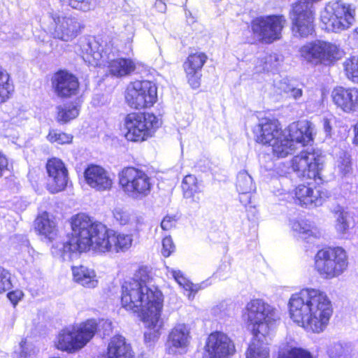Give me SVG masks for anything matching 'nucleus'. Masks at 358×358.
Segmentation results:
<instances>
[{"instance_id":"obj_1","label":"nucleus","mask_w":358,"mask_h":358,"mask_svg":"<svg viewBox=\"0 0 358 358\" xmlns=\"http://www.w3.org/2000/svg\"><path fill=\"white\" fill-rule=\"evenodd\" d=\"M153 275L148 266H141L133 278L122 286L121 303L123 308L134 313H141L146 331V343L153 342L161 334L164 322L161 317L164 297L162 292L152 282Z\"/></svg>"},{"instance_id":"obj_2","label":"nucleus","mask_w":358,"mask_h":358,"mask_svg":"<svg viewBox=\"0 0 358 358\" xmlns=\"http://www.w3.org/2000/svg\"><path fill=\"white\" fill-rule=\"evenodd\" d=\"M290 319L306 331L320 334L329 325L333 306L327 294L306 287L292 294L288 302Z\"/></svg>"},{"instance_id":"obj_3","label":"nucleus","mask_w":358,"mask_h":358,"mask_svg":"<svg viewBox=\"0 0 358 358\" xmlns=\"http://www.w3.org/2000/svg\"><path fill=\"white\" fill-rule=\"evenodd\" d=\"M72 234L68 236L66 241L57 243L52 247V253L59 256L63 260H71L78 252L92 250H96V243L99 236V226H104L96 222L85 213H79L71 218Z\"/></svg>"},{"instance_id":"obj_4","label":"nucleus","mask_w":358,"mask_h":358,"mask_svg":"<svg viewBox=\"0 0 358 358\" xmlns=\"http://www.w3.org/2000/svg\"><path fill=\"white\" fill-rule=\"evenodd\" d=\"M80 55L83 60L91 66H100L107 62L108 72L112 76L123 78L131 74L136 69V63L128 58L111 59L109 45L99 44L95 40L80 41Z\"/></svg>"},{"instance_id":"obj_5","label":"nucleus","mask_w":358,"mask_h":358,"mask_svg":"<svg viewBox=\"0 0 358 358\" xmlns=\"http://www.w3.org/2000/svg\"><path fill=\"white\" fill-rule=\"evenodd\" d=\"M98 324L94 320L69 325L57 334L54 347L62 352L74 354L84 348L94 336Z\"/></svg>"},{"instance_id":"obj_6","label":"nucleus","mask_w":358,"mask_h":358,"mask_svg":"<svg viewBox=\"0 0 358 358\" xmlns=\"http://www.w3.org/2000/svg\"><path fill=\"white\" fill-rule=\"evenodd\" d=\"M253 336L266 337L280 320L278 310L262 299L249 301L243 314Z\"/></svg>"},{"instance_id":"obj_7","label":"nucleus","mask_w":358,"mask_h":358,"mask_svg":"<svg viewBox=\"0 0 358 358\" xmlns=\"http://www.w3.org/2000/svg\"><path fill=\"white\" fill-rule=\"evenodd\" d=\"M348 266L346 251L341 247H329L317 251L314 257V268L326 280L337 278Z\"/></svg>"},{"instance_id":"obj_8","label":"nucleus","mask_w":358,"mask_h":358,"mask_svg":"<svg viewBox=\"0 0 358 358\" xmlns=\"http://www.w3.org/2000/svg\"><path fill=\"white\" fill-rule=\"evenodd\" d=\"M118 178L122 192L134 200H142L151 192L152 178L141 169L126 167L119 173Z\"/></svg>"},{"instance_id":"obj_9","label":"nucleus","mask_w":358,"mask_h":358,"mask_svg":"<svg viewBox=\"0 0 358 358\" xmlns=\"http://www.w3.org/2000/svg\"><path fill=\"white\" fill-rule=\"evenodd\" d=\"M46 18L44 26L54 38L69 42L80 33L81 26L78 20L62 10L52 8Z\"/></svg>"},{"instance_id":"obj_10","label":"nucleus","mask_w":358,"mask_h":358,"mask_svg":"<svg viewBox=\"0 0 358 358\" xmlns=\"http://www.w3.org/2000/svg\"><path fill=\"white\" fill-rule=\"evenodd\" d=\"M160 125L158 117L150 113H131L124 120L125 138L129 141L142 142L152 137Z\"/></svg>"},{"instance_id":"obj_11","label":"nucleus","mask_w":358,"mask_h":358,"mask_svg":"<svg viewBox=\"0 0 358 358\" xmlns=\"http://www.w3.org/2000/svg\"><path fill=\"white\" fill-rule=\"evenodd\" d=\"M321 21L328 31L346 30L355 21V7L342 1L329 3L321 13Z\"/></svg>"},{"instance_id":"obj_12","label":"nucleus","mask_w":358,"mask_h":358,"mask_svg":"<svg viewBox=\"0 0 358 358\" xmlns=\"http://www.w3.org/2000/svg\"><path fill=\"white\" fill-rule=\"evenodd\" d=\"M300 57L313 65H329L341 59L343 51L336 44L317 40L301 46L299 50Z\"/></svg>"},{"instance_id":"obj_13","label":"nucleus","mask_w":358,"mask_h":358,"mask_svg":"<svg viewBox=\"0 0 358 358\" xmlns=\"http://www.w3.org/2000/svg\"><path fill=\"white\" fill-rule=\"evenodd\" d=\"M274 194L280 197V200L292 202L308 208L322 206L329 196L327 190L313 188L303 184L296 186L292 192L279 189L275 191Z\"/></svg>"},{"instance_id":"obj_14","label":"nucleus","mask_w":358,"mask_h":358,"mask_svg":"<svg viewBox=\"0 0 358 358\" xmlns=\"http://www.w3.org/2000/svg\"><path fill=\"white\" fill-rule=\"evenodd\" d=\"M157 100V87L149 80H136L125 91V101L134 109L150 108Z\"/></svg>"},{"instance_id":"obj_15","label":"nucleus","mask_w":358,"mask_h":358,"mask_svg":"<svg viewBox=\"0 0 358 358\" xmlns=\"http://www.w3.org/2000/svg\"><path fill=\"white\" fill-rule=\"evenodd\" d=\"M323 164L324 157L319 150L302 151L292 160V169L299 177L315 180L321 179Z\"/></svg>"},{"instance_id":"obj_16","label":"nucleus","mask_w":358,"mask_h":358,"mask_svg":"<svg viewBox=\"0 0 358 358\" xmlns=\"http://www.w3.org/2000/svg\"><path fill=\"white\" fill-rule=\"evenodd\" d=\"M99 242L96 243V252H126L132 246L133 235L108 229L106 226H99Z\"/></svg>"},{"instance_id":"obj_17","label":"nucleus","mask_w":358,"mask_h":358,"mask_svg":"<svg viewBox=\"0 0 358 358\" xmlns=\"http://www.w3.org/2000/svg\"><path fill=\"white\" fill-rule=\"evenodd\" d=\"M285 22L286 20L282 15L257 17L252 22V29L263 42L271 43L280 38Z\"/></svg>"},{"instance_id":"obj_18","label":"nucleus","mask_w":358,"mask_h":358,"mask_svg":"<svg viewBox=\"0 0 358 358\" xmlns=\"http://www.w3.org/2000/svg\"><path fill=\"white\" fill-rule=\"evenodd\" d=\"M290 18L294 36L306 38L313 34L314 15L312 9L304 7L301 3H295L290 12Z\"/></svg>"},{"instance_id":"obj_19","label":"nucleus","mask_w":358,"mask_h":358,"mask_svg":"<svg viewBox=\"0 0 358 358\" xmlns=\"http://www.w3.org/2000/svg\"><path fill=\"white\" fill-rule=\"evenodd\" d=\"M205 351L209 358H229L234 354L235 347L226 334L215 331L208 336Z\"/></svg>"},{"instance_id":"obj_20","label":"nucleus","mask_w":358,"mask_h":358,"mask_svg":"<svg viewBox=\"0 0 358 358\" xmlns=\"http://www.w3.org/2000/svg\"><path fill=\"white\" fill-rule=\"evenodd\" d=\"M46 170L49 192L55 194L64 190L69 180L68 170L64 163L58 158H52L46 164Z\"/></svg>"},{"instance_id":"obj_21","label":"nucleus","mask_w":358,"mask_h":358,"mask_svg":"<svg viewBox=\"0 0 358 358\" xmlns=\"http://www.w3.org/2000/svg\"><path fill=\"white\" fill-rule=\"evenodd\" d=\"M52 88L59 98H69L78 94L79 82L76 76L66 71H59L51 78Z\"/></svg>"},{"instance_id":"obj_22","label":"nucleus","mask_w":358,"mask_h":358,"mask_svg":"<svg viewBox=\"0 0 358 358\" xmlns=\"http://www.w3.org/2000/svg\"><path fill=\"white\" fill-rule=\"evenodd\" d=\"M191 341L190 331L185 324H176L170 331L167 350L171 355H183L187 352Z\"/></svg>"},{"instance_id":"obj_23","label":"nucleus","mask_w":358,"mask_h":358,"mask_svg":"<svg viewBox=\"0 0 358 358\" xmlns=\"http://www.w3.org/2000/svg\"><path fill=\"white\" fill-rule=\"evenodd\" d=\"M285 132L296 148L298 145L305 146L313 141L315 126L308 120L294 122L288 126Z\"/></svg>"},{"instance_id":"obj_24","label":"nucleus","mask_w":358,"mask_h":358,"mask_svg":"<svg viewBox=\"0 0 358 358\" xmlns=\"http://www.w3.org/2000/svg\"><path fill=\"white\" fill-rule=\"evenodd\" d=\"M86 183L97 191L110 189L113 185V180L109 173L103 167L91 164L84 172Z\"/></svg>"},{"instance_id":"obj_25","label":"nucleus","mask_w":358,"mask_h":358,"mask_svg":"<svg viewBox=\"0 0 358 358\" xmlns=\"http://www.w3.org/2000/svg\"><path fill=\"white\" fill-rule=\"evenodd\" d=\"M334 103L343 111L350 113L358 109V89L338 87L331 92Z\"/></svg>"},{"instance_id":"obj_26","label":"nucleus","mask_w":358,"mask_h":358,"mask_svg":"<svg viewBox=\"0 0 358 358\" xmlns=\"http://www.w3.org/2000/svg\"><path fill=\"white\" fill-rule=\"evenodd\" d=\"M207 60V56L200 52L190 54L183 66L187 80L193 89L200 86L201 70Z\"/></svg>"},{"instance_id":"obj_27","label":"nucleus","mask_w":358,"mask_h":358,"mask_svg":"<svg viewBox=\"0 0 358 358\" xmlns=\"http://www.w3.org/2000/svg\"><path fill=\"white\" fill-rule=\"evenodd\" d=\"M278 121L264 119L255 129L258 143L271 146L283 134Z\"/></svg>"},{"instance_id":"obj_28","label":"nucleus","mask_w":358,"mask_h":358,"mask_svg":"<svg viewBox=\"0 0 358 358\" xmlns=\"http://www.w3.org/2000/svg\"><path fill=\"white\" fill-rule=\"evenodd\" d=\"M166 274L168 276L172 277L180 287L184 289L185 292H187L185 294L187 296L189 301H192L194 299L195 294L199 290L205 289L210 285V282H208V280L199 284H193L185 277L180 270L169 267L166 268Z\"/></svg>"},{"instance_id":"obj_29","label":"nucleus","mask_w":358,"mask_h":358,"mask_svg":"<svg viewBox=\"0 0 358 358\" xmlns=\"http://www.w3.org/2000/svg\"><path fill=\"white\" fill-rule=\"evenodd\" d=\"M236 186L240 194V201L247 206L250 203L252 193L256 189L252 178L247 171H241L238 173Z\"/></svg>"},{"instance_id":"obj_30","label":"nucleus","mask_w":358,"mask_h":358,"mask_svg":"<svg viewBox=\"0 0 358 358\" xmlns=\"http://www.w3.org/2000/svg\"><path fill=\"white\" fill-rule=\"evenodd\" d=\"M106 358H134V355L125 338L117 335L108 343Z\"/></svg>"},{"instance_id":"obj_31","label":"nucleus","mask_w":358,"mask_h":358,"mask_svg":"<svg viewBox=\"0 0 358 358\" xmlns=\"http://www.w3.org/2000/svg\"><path fill=\"white\" fill-rule=\"evenodd\" d=\"M184 197L190 199L192 202L199 203L203 192V185L194 175L186 176L182 182Z\"/></svg>"},{"instance_id":"obj_32","label":"nucleus","mask_w":358,"mask_h":358,"mask_svg":"<svg viewBox=\"0 0 358 358\" xmlns=\"http://www.w3.org/2000/svg\"><path fill=\"white\" fill-rule=\"evenodd\" d=\"M289 227L294 232V236L299 238L305 240L309 242L312 238L317 237V231L314 228L311 223L305 220H290L289 223Z\"/></svg>"},{"instance_id":"obj_33","label":"nucleus","mask_w":358,"mask_h":358,"mask_svg":"<svg viewBox=\"0 0 358 358\" xmlns=\"http://www.w3.org/2000/svg\"><path fill=\"white\" fill-rule=\"evenodd\" d=\"M113 214L115 220L120 225H129L134 230H138L143 224L142 216L131 213L120 207L114 208Z\"/></svg>"},{"instance_id":"obj_34","label":"nucleus","mask_w":358,"mask_h":358,"mask_svg":"<svg viewBox=\"0 0 358 358\" xmlns=\"http://www.w3.org/2000/svg\"><path fill=\"white\" fill-rule=\"evenodd\" d=\"M74 280L81 285L94 288L98 284L96 275L94 270L84 266H73L72 268Z\"/></svg>"},{"instance_id":"obj_35","label":"nucleus","mask_w":358,"mask_h":358,"mask_svg":"<svg viewBox=\"0 0 358 358\" xmlns=\"http://www.w3.org/2000/svg\"><path fill=\"white\" fill-rule=\"evenodd\" d=\"M36 229L45 238L52 241L57 235L56 224L47 213H43L35 221Z\"/></svg>"},{"instance_id":"obj_36","label":"nucleus","mask_w":358,"mask_h":358,"mask_svg":"<svg viewBox=\"0 0 358 358\" xmlns=\"http://www.w3.org/2000/svg\"><path fill=\"white\" fill-rule=\"evenodd\" d=\"M271 147L272 148L273 155L278 158H283L289 155H292L297 148L295 143L285 131Z\"/></svg>"},{"instance_id":"obj_37","label":"nucleus","mask_w":358,"mask_h":358,"mask_svg":"<svg viewBox=\"0 0 358 358\" xmlns=\"http://www.w3.org/2000/svg\"><path fill=\"white\" fill-rule=\"evenodd\" d=\"M262 338H266V337L254 336L245 352L246 358H270V350L268 344L264 343Z\"/></svg>"},{"instance_id":"obj_38","label":"nucleus","mask_w":358,"mask_h":358,"mask_svg":"<svg viewBox=\"0 0 358 358\" xmlns=\"http://www.w3.org/2000/svg\"><path fill=\"white\" fill-rule=\"evenodd\" d=\"M56 110V120L60 124L67 123L76 118L80 112L78 106L73 103L57 106Z\"/></svg>"},{"instance_id":"obj_39","label":"nucleus","mask_w":358,"mask_h":358,"mask_svg":"<svg viewBox=\"0 0 358 358\" xmlns=\"http://www.w3.org/2000/svg\"><path fill=\"white\" fill-rule=\"evenodd\" d=\"M334 213L336 217L335 230L339 237L345 238L350 231V221L348 213L340 206L336 208Z\"/></svg>"},{"instance_id":"obj_40","label":"nucleus","mask_w":358,"mask_h":358,"mask_svg":"<svg viewBox=\"0 0 358 358\" xmlns=\"http://www.w3.org/2000/svg\"><path fill=\"white\" fill-rule=\"evenodd\" d=\"M14 91V86L7 71L0 66V104L7 101Z\"/></svg>"},{"instance_id":"obj_41","label":"nucleus","mask_w":358,"mask_h":358,"mask_svg":"<svg viewBox=\"0 0 358 358\" xmlns=\"http://www.w3.org/2000/svg\"><path fill=\"white\" fill-rule=\"evenodd\" d=\"M280 64V57L277 54L266 55L263 59L257 61L256 64V71L261 72L262 71H271L278 66Z\"/></svg>"},{"instance_id":"obj_42","label":"nucleus","mask_w":358,"mask_h":358,"mask_svg":"<svg viewBox=\"0 0 358 358\" xmlns=\"http://www.w3.org/2000/svg\"><path fill=\"white\" fill-rule=\"evenodd\" d=\"M46 138L51 143L65 145L71 143L73 136L60 130L52 129H50Z\"/></svg>"},{"instance_id":"obj_43","label":"nucleus","mask_w":358,"mask_h":358,"mask_svg":"<svg viewBox=\"0 0 358 358\" xmlns=\"http://www.w3.org/2000/svg\"><path fill=\"white\" fill-rule=\"evenodd\" d=\"M343 66L347 78L353 83H358V56L347 59Z\"/></svg>"},{"instance_id":"obj_44","label":"nucleus","mask_w":358,"mask_h":358,"mask_svg":"<svg viewBox=\"0 0 358 358\" xmlns=\"http://www.w3.org/2000/svg\"><path fill=\"white\" fill-rule=\"evenodd\" d=\"M350 351V347L347 344L335 343L329 345L327 353L330 358H346Z\"/></svg>"},{"instance_id":"obj_45","label":"nucleus","mask_w":358,"mask_h":358,"mask_svg":"<svg viewBox=\"0 0 358 358\" xmlns=\"http://www.w3.org/2000/svg\"><path fill=\"white\" fill-rule=\"evenodd\" d=\"M278 358H313L306 350L297 348L282 349Z\"/></svg>"},{"instance_id":"obj_46","label":"nucleus","mask_w":358,"mask_h":358,"mask_svg":"<svg viewBox=\"0 0 358 358\" xmlns=\"http://www.w3.org/2000/svg\"><path fill=\"white\" fill-rule=\"evenodd\" d=\"M278 89L280 92L287 94L295 100H298L302 96L303 91L300 88L294 87L293 85L287 83V80H283L277 84Z\"/></svg>"},{"instance_id":"obj_47","label":"nucleus","mask_w":358,"mask_h":358,"mask_svg":"<svg viewBox=\"0 0 358 358\" xmlns=\"http://www.w3.org/2000/svg\"><path fill=\"white\" fill-rule=\"evenodd\" d=\"M19 353L20 357L28 358L38 352V349L31 343L26 340H22L19 344Z\"/></svg>"},{"instance_id":"obj_48","label":"nucleus","mask_w":358,"mask_h":358,"mask_svg":"<svg viewBox=\"0 0 358 358\" xmlns=\"http://www.w3.org/2000/svg\"><path fill=\"white\" fill-rule=\"evenodd\" d=\"M337 166L343 174L349 173L351 170V159L349 154L345 152H341L339 158L337 160Z\"/></svg>"},{"instance_id":"obj_49","label":"nucleus","mask_w":358,"mask_h":358,"mask_svg":"<svg viewBox=\"0 0 358 358\" xmlns=\"http://www.w3.org/2000/svg\"><path fill=\"white\" fill-rule=\"evenodd\" d=\"M12 287L10 273L2 267H0V294L6 292Z\"/></svg>"},{"instance_id":"obj_50","label":"nucleus","mask_w":358,"mask_h":358,"mask_svg":"<svg viewBox=\"0 0 358 358\" xmlns=\"http://www.w3.org/2000/svg\"><path fill=\"white\" fill-rule=\"evenodd\" d=\"M178 221L176 215H166L161 222L160 227L164 231H169L173 228Z\"/></svg>"},{"instance_id":"obj_51","label":"nucleus","mask_w":358,"mask_h":358,"mask_svg":"<svg viewBox=\"0 0 358 358\" xmlns=\"http://www.w3.org/2000/svg\"><path fill=\"white\" fill-rule=\"evenodd\" d=\"M175 250V245L173 240L170 236H166L162 240V253L164 257H169Z\"/></svg>"},{"instance_id":"obj_52","label":"nucleus","mask_w":358,"mask_h":358,"mask_svg":"<svg viewBox=\"0 0 358 358\" xmlns=\"http://www.w3.org/2000/svg\"><path fill=\"white\" fill-rule=\"evenodd\" d=\"M23 296V292L19 289L10 292L8 294V298L14 305L17 304V302L22 299Z\"/></svg>"},{"instance_id":"obj_53","label":"nucleus","mask_w":358,"mask_h":358,"mask_svg":"<svg viewBox=\"0 0 358 358\" xmlns=\"http://www.w3.org/2000/svg\"><path fill=\"white\" fill-rule=\"evenodd\" d=\"M99 327L102 329L104 336H108L112 332L113 324L109 320H102L99 323Z\"/></svg>"},{"instance_id":"obj_54","label":"nucleus","mask_w":358,"mask_h":358,"mask_svg":"<svg viewBox=\"0 0 358 358\" xmlns=\"http://www.w3.org/2000/svg\"><path fill=\"white\" fill-rule=\"evenodd\" d=\"M8 166V159L6 156L0 152V177L3 174V171Z\"/></svg>"},{"instance_id":"obj_55","label":"nucleus","mask_w":358,"mask_h":358,"mask_svg":"<svg viewBox=\"0 0 358 358\" xmlns=\"http://www.w3.org/2000/svg\"><path fill=\"white\" fill-rule=\"evenodd\" d=\"M323 127H324V129L326 132V134L327 135H330L331 134V120L327 118V117H324L323 119Z\"/></svg>"},{"instance_id":"obj_56","label":"nucleus","mask_w":358,"mask_h":358,"mask_svg":"<svg viewBox=\"0 0 358 358\" xmlns=\"http://www.w3.org/2000/svg\"><path fill=\"white\" fill-rule=\"evenodd\" d=\"M155 7L160 12H164L166 10V4L161 0H157L155 2Z\"/></svg>"},{"instance_id":"obj_57","label":"nucleus","mask_w":358,"mask_h":358,"mask_svg":"<svg viewBox=\"0 0 358 358\" xmlns=\"http://www.w3.org/2000/svg\"><path fill=\"white\" fill-rule=\"evenodd\" d=\"M354 133L355 136L352 140V143L355 145L358 146V122L355 125Z\"/></svg>"},{"instance_id":"obj_58","label":"nucleus","mask_w":358,"mask_h":358,"mask_svg":"<svg viewBox=\"0 0 358 358\" xmlns=\"http://www.w3.org/2000/svg\"><path fill=\"white\" fill-rule=\"evenodd\" d=\"M355 39L358 44V27L355 29Z\"/></svg>"},{"instance_id":"obj_59","label":"nucleus","mask_w":358,"mask_h":358,"mask_svg":"<svg viewBox=\"0 0 358 358\" xmlns=\"http://www.w3.org/2000/svg\"><path fill=\"white\" fill-rule=\"evenodd\" d=\"M11 121L13 122V123L14 124H17L18 122L17 120H15L14 118H12L11 119Z\"/></svg>"}]
</instances>
